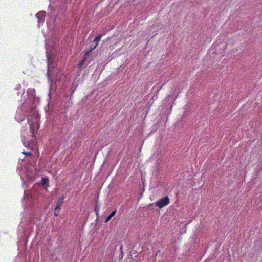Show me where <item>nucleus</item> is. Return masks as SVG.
<instances>
[{"label": "nucleus", "mask_w": 262, "mask_h": 262, "mask_svg": "<svg viewBox=\"0 0 262 262\" xmlns=\"http://www.w3.org/2000/svg\"><path fill=\"white\" fill-rule=\"evenodd\" d=\"M40 116L37 113H34L31 118L28 119L29 124H30V130L32 133L33 137H35L39 128V121Z\"/></svg>", "instance_id": "obj_1"}, {"label": "nucleus", "mask_w": 262, "mask_h": 262, "mask_svg": "<svg viewBox=\"0 0 262 262\" xmlns=\"http://www.w3.org/2000/svg\"><path fill=\"white\" fill-rule=\"evenodd\" d=\"M169 203V199L168 196H165L156 202V206L161 208Z\"/></svg>", "instance_id": "obj_2"}, {"label": "nucleus", "mask_w": 262, "mask_h": 262, "mask_svg": "<svg viewBox=\"0 0 262 262\" xmlns=\"http://www.w3.org/2000/svg\"><path fill=\"white\" fill-rule=\"evenodd\" d=\"M102 37V35H98L95 38V39L94 40V42H95L96 45L93 48H92L90 51H88L86 52V54L87 55H89L94 49H95L96 47L97 46L99 42L100 41L101 38Z\"/></svg>", "instance_id": "obj_3"}, {"label": "nucleus", "mask_w": 262, "mask_h": 262, "mask_svg": "<svg viewBox=\"0 0 262 262\" xmlns=\"http://www.w3.org/2000/svg\"><path fill=\"white\" fill-rule=\"evenodd\" d=\"M46 13L43 11L38 12L36 14L37 18H38V22H43L45 19Z\"/></svg>", "instance_id": "obj_4"}, {"label": "nucleus", "mask_w": 262, "mask_h": 262, "mask_svg": "<svg viewBox=\"0 0 262 262\" xmlns=\"http://www.w3.org/2000/svg\"><path fill=\"white\" fill-rule=\"evenodd\" d=\"M24 145H25L26 146L28 147L29 148H32L36 145V141L34 140L32 141H29L27 142H24Z\"/></svg>", "instance_id": "obj_5"}, {"label": "nucleus", "mask_w": 262, "mask_h": 262, "mask_svg": "<svg viewBox=\"0 0 262 262\" xmlns=\"http://www.w3.org/2000/svg\"><path fill=\"white\" fill-rule=\"evenodd\" d=\"M47 61H48V68H50L52 67V64L53 63V59L52 58V55L47 53Z\"/></svg>", "instance_id": "obj_6"}, {"label": "nucleus", "mask_w": 262, "mask_h": 262, "mask_svg": "<svg viewBox=\"0 0 262 262\" xmlns=\"http://www.w3.org/2000/svg\"><path fill=\"white\" fill-rule=\"evenodd\" d=\"M64 196H61L58 200L56 207H60V206L62 205V204L63 203V200H64Z\"/></svg>", "instance_id": "obj_7"}, {"label": "nucleus", "mask_w": 262, "mask_h": 262, "mask_svg": "<svg viewBox=\"0 0 262 262\" xmlns=\"http://www.w3.org/2000/svg\"><path fill=\"white\" fill-rule=\"evenodd\" d=\"M100 207V203H99L97 201L96 203L95 208V211L97 215H98V212H99V209Z\"/></svg>", "instance_id": "obj_8"}, {"label": "nucleus", "mask_w": 262, "mask_h": 262, "mask_svg": "<svg viewBox=\"0 0 262 262\" xmlns=\"http://www.w3.org/2000/svg\"><path fill=\"white\" fill-rule=\"evenodd\" d=\"M60 207H56V208L55 209V210H54V215L56 216H58L59 215V214H60Z\"/></svg>", "instance_id": "obj_9"}, {"label": "nucleus", "mask_w": 262, "mask_h": 262, "mask_svg": "<svg viewBox=\"0 0 262 262\" xmlns=\"http://www.w3.org/2000/svg\"><path fill=\"white\" fill-rule=\"evenodd\" d=\"M86 59V57L84 58V59L83 60H82L81 61H80L79 63H78V67L79 68H80L81 67H82Z\"/></svg>", "instance_id": "obj_10"}, {"label": "nucleus", "mask_w": 262, "mask_h": 262, "mask_svg": "<svg viewBox=\"0 0 262 262\" xmlns=\"http://www.w3.org/2000/svg\"><path fill=\"white\" fill-rule=\"evenodd\" d=\"M42 184L43 185H46V183L48 182V180L47 179H45V178H43L42 179Z\"/></svg>", "instance_id": "obj_11"}, {"label": "nucleus", "mask_w": 262, "mask_h": 262, "mask_svg": "<svg viewBox=\"0 0 262 262\" xmlns=\"http://www.w3.org/2000/svg\"><path fill=\"white\" fill-rule=\"evenodd\" d=\"M116 212L117 211L116 210H115L114 211H113L111 214L110 215V216L112 218L114 216H115V215L116 214Z\"/></svg>", "instance_id": "obj_12"}, {"label": "nucleus", "mask_w": 262, "mask_h": 262, "mask_svg": "<svg viewBox=\"0 0 262 262\" xmlns=\"http://www.w3.org/2000/svg\"><path fill=\"white\" fill-rule=\"evenodd\" d=\"M111 218H112V217H111L110 215H108V216L106 217V219H105V222H107L108 221H109L111 220Z\"/></svg>", "instance_id": "obj_13"}, {"label": "nucleus", "mask_w": 262, "mask_h": 262, "mask_svg": "<svg viewBox=\"0 0 262 262\" xmlns=\"http://www.w3.org/2000/svg\"><path fill=\"white\" fill-rule=\"evenodd\" d=\"M24 154H25L26 155H31V153L30 152H23Z\"/></svg>", "instance_id": "obj_14"}, {"label": "nucleus", "mask_w": 262, "mask_h": 262, "mask_svg": "<svg viewBox=\"0 0 262 262\" xmlns=\"http://www.w3.org/2000/svg\"><path fill=\"white\" fill-rule=\"evenodd\" d=\"M49 74H50V72H49V70H48V72H47V75L48 77L49 76Z\"/></svg>", "instance_id": "obj_15"}]
</instances>
